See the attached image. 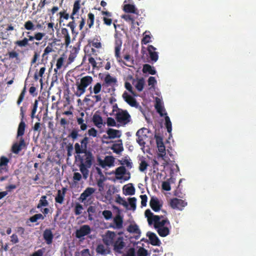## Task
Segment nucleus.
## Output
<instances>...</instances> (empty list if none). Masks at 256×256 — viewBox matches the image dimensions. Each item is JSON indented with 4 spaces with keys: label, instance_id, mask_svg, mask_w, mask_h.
Returning a JSON list of instances; mask_svg holds the SVG:
<instances>
[{
    "label": "nucleus",
    "instance_id": "obj_1",
    "mask_svg": "<svg viewBox=\"0 0 256 256\" xmlns=\"http://www.w3.org/2000/svg\"><path fill=\"white\" fill-rule=\"evenodd\" d=\"M145 216L147 217L148 224L154 223V227L160 236L166 237L170 234L171 226L167 218L160 220L164 218L163 216L154 215L148 209L145 211Z\"/></svg>",
    "mask_w": 256,
    "mask_h": 256
},
{
    "label": "nucleus",
    "instance_id": "obj_2",
    "mask_svg": "<svg viewBox=\"0 0 256 256\" xmlns=\"http://www.w3.org/2000/svg\"><path fill=\"white\" fill-rule=\"evenodd\" d=\"M92 82V78L91 76H87L80 78V82H76V90L75 94L79 97L83 94L86 91V88Z\"/></svg>",
    "mask_w": 256,
    "mask_h": 256
},
{
    "label": "nucleus",
    "instance_id": "obj_3",
    "mask_svg": "<svg viewBox=\"0 0 256 256\" xmlns=\"http://www.w3.org/2000/svg\"><path fill=\"white\" fill-rule=\"evenodd\" d=\"M116 118L120 126H125L131 120L130 114L126 110L119 109L116 114Z\"/></svg>",
    "mask_w": 256,
    "mask_h": 256
},
{
    "label": "nucleus",
    "instance_id": "obj_4",
    "mask_svg": "<svg viewBox=\"0 0 256 256\" xmlns=\"http://www.w3.org/2000/svg\"><path fill=\"white\" fill-rule=\"evenodd\" d=\"M148 133V129L146 128H141L136 132V136L137 137L136 142L142 148L145 147L146 144V140L148 138L147 134Z\"/></svg>",
    "mask_w": 256,
    "mask_h": 256
},
{
    "label": "nucleus",
    "instance_id": "obj_5",
    "mask_svg": "<svg viewBox=\"0 0 256 256\" xmlns=\"http://www.w3.org/2000/svg\"><path fill=\"white\" fill-rule=\"evenodd\" d=\"M82 154H84L82 156H80L79 154H78V156L79 158L80 163V164L90 168L93 160V156L92 152L90 151H86L85 152H83Z\"/></svg>",
    "mask_w": 256,
    "mask_h": 256
},
{
    "label": "nucleus",
    "instance_id": "obj_6",
    "mask_svg": "<svg viewBox=\"0 0 256 256\" xmlns=\"http://www.w3.org/2000/svg\"><path fill=\"white\" fill-rule=\"evenodd\" d=\"M114 173L116 178L117 180H123L124 181H126L130 178V172H126V170L124 166H120L116 168Z\"/></svg>",
    "mask_w": 256,
    "mask_h": 256
},
{
    "label": "nucleus",
    "instance_id": "obj_7",
    "mask_svg": "<svg viewBox=\"0 0 256 256\" xmlns=\"http://www.w3.org/2000/svg\"><path fill=\"white\" fill-rule=\"evenodd\" d=\"M122 44V41L120 38L116 37L115 40L114 42V52H115V56L116 57L118 61L119 62H122L124 65L128 66H130V64H126L124 62L120 60V50L121 48Z\"/></svg>",
    "mask_w": 256,
    "mask_h": 256
},
{
    "label": "nucleus",
    "instance_id": "obj_8",
    "mask_svg": "<svg viewBox=\"0 0 256 256\" xmlns=\"http://www.w3.org/2000/svg\"><path fill=\"white\" fill-rule=\"evenodd\" d=\"M122 44V41L120 38L116 37L115 40L114 42V52H115V56L116 57L118 61L119 62H122L124 65L128 66H130V64H126L124 62L120 60V50L121 48Z\"/></svg>",
    "mask_w": 256,
    "mask_h": 256
},
{
    "label": "nucleus",
    "instance_id": "obj_9",
    "mask_svg": "<svg viewBox=\"0 0 256 256\" xmlns=\"http://www.w3.org/2000/svg\"><path fill=\"white\" fill-rule=\"evenodd\" d=\"M88 138L86 136L81 141V146L78 143H75L74 148L75 152L76 154H82L87 150L88 144Z\"/></svg>",
    "mask_w": 256,
    "mask_h": 256
},
{
    "label": "nucleus",
    "instance_id": "obj_10",
    "mask_svg": "<svg viewBox=\"0 0 256 256\" xmlns=\"http://www.w3.org/2000/svg\"><path fill=\"white\" fill-rule=\"evenodd\" d=\"M92 229L89 225H83L80 226L79 229L76 230L75 234L78 238H81L85 236L90 234Z\"/></svg>",
    "mask_w": 256,
    "mask_h": 256
},
{
    "label": "nucleus",
    "instance_id": "obj_11",
    "mask_svg": "<svg viewBox=\"0 0 256 256\" xmlns=\"http://www.w3.org/2000/svg\"><path fill=\"white\" fill-rule=\"evenodd\" d=\"M156 138L157 147L158 148L160 154H158L159 157H161L164 160V158L166 155L165 146L164 144V141L161 136L156 134L154 136Z\"/></svg>",
    "mask_w": 256,
    "mask_h": 256
},
{
    "label": "nucleus",
    "instance_id": "obj_12",
    "mask_svg": "<svg viewBox=\"0 0 256 256\" xmlns=\"http://www.w3.org/2000/svg\"><path fill=\"white\" fill-rule=\"evenodd\" d=\"M30 32H26L28 38L24 37L22 40H19L15 42V45L20 48L26 47L28 46L29 42H32L35 40L34 35V36H31L30 35Z\"/></svg>",
    "mask_w": 256,
    "mask_h": 256
},
{
    "label": "nucleus",
    "instance_id": "obj_13",
    "mask_svg": "<svg viewBox=\"0 0 256 256\" xmlns=\"http://www.w3.org/2000/svg\"><path fill=\"white\" fill-rule=\"evenodd\" d=\"M170 206L174 209L182 210L187 206V202L182 199L174 198L171 200Z\"/></svg>",
    "mask_w": 256,
    "mask_h": 256
},
{
    "label": "nucleus",
    "instance_id": "obj_14",
    "mask_svg": "<svg viewBox=\"0 0 256 256\" xmlns=\"http://www.w3.org/2000/svg\"><path fill=\"white\" fill-rule=\"evenodd\" d=\"M116 236V232L110 230H108L104 238V243L107 246L113 244L114 240Z\"/></svg>",
    "mask_w": 256,
    "mask_h": 256
},
{
    "label": "nucleus",
    "instance_id": "obj_15",
    "mask_svg": "<svg viewBox=\"0 0 256 256\" xmlns=\"http://www.w3.org/2000/svg\"><path fill=\"white\" fill-rule=\"evenodd\" d=\"M122 97L125 102L130 106L132 107L138 108V104L136 102L135 98L129 94L128 92H124L122 94Z\"/></svg>",
    "mask_w": 256,
    "mask_h": 256
},
{
    "label": "nucleus",
    "instance_id": "obj_16",
    "mask_svg": "<svg viewBox=\"0 0 256 256\" xmlns=\"http://www.w3.org/2000/svg\"><path fill=\"white\" fill-rule=\"evenodd\" d=\"M150 206L156 212L160 211L162 207L158 199L156 197L151 198L150 201Z\"/></svg>",
    "mask_w": 256,
    "mask_h": 256
},
{
    "label": "nucleus",
    "instance_id": "obj_17",
    "mask_svg": "<svg viewBox=\"0 0 256 256\" xmlns=\"http://www.w3.org/2000/svg\"><path fill=\"white\" fill-rule=\"evenodd\" d=\"M147 236L149 239L150 242L153 246H160L161 244V242L156 236L155 233L151 232H148L147 233Z\"/></svg>",
    "mask_w": 256,
    "mask_h": 256
},
{
    "label": "nucleus",
    "instance_id": "obj_18",
    "mask_svg": "<svg viewBox=\"0 0 256 256\" xmlns=\"http://www.w3.org/2000/svg\"><path fill=\"white\" fill-rule=\"evenodd\" d=\"M117 82L116 78L112 77L110 74H107L104 78V82L102 84L104 87L114 86Z\"/></svg>",
    "mask_w": 256,
    "mask_h": 256
},
{
    "label": "nucleus",
    "instance_id": "obj_19",
    "mask_svg": "<svg viewBox=\"0 0 256 256\" xmlns=\"http://www.w3.org/2000/svg\"><path fill=\"white\" fill-rule=\"evenodd\" d=\"M114 249L117 252H120L125 246V243L122 237H119L114 242Z\"/></svg>",
    "mask_w": 256,
    "mask_h": 256
},
{
    "label": "nucleus",
    "instance_id": "obj_20",
    "mask_svg": "<svg viewBox=\"0 0 256 256\" xmlns=\"http://www.w3.org/2000/svg\"><path fill=\"white\" fill-rule=\"evenodd\" d=\"M156 50V48L152 45H149L148 48H147L150 58V60L154 62H156L158 58V53L155 52Z\"/></svg>",
    "mask_w": 256,
    "mask_h": 256
},
{
    "label": "nucleus",
    "instance_id": "obj_21",
    "mask_svg": "<svg viewBox=\"0 0 256 256\" xmlns=\"http://www.w3.org/2000/svg\"><path fill=\"white\" fill-rule=\"evenodd\" d=\"M66 191L67 188L66 187H62V190H58V191L57 195L55 197L56 202L62 204L64 202V198Z\"/></svg>",
    "mask_w": 256,
    "mask_h": 256
},
{
    "label": "nucleus",
    "instance_id": "obj_22",
    "mask_svg": "<svg viewBox=\"0 0 256 256\" xmlns=\"http://www.w3.org/2000/svg\"><path fill=\"white\" fill-rule=\"evenodd\" d=\"M95 189L92 187H88L81 194L79 200L82 202L86 200L87 198L94 193Z\"/></svg>",
    "mask_w": 256,
    "mask_h": 256
},
{
    "label": "nucleus",
    "instance_id": "obj_23",
    "mask_svg": "<svg viewBox=\"0 0 256 256\" xmlns=\"http://www.w3.org/2000/svg\"><path fill=\"white\" fill-rule=\"evenodd\" d=\"M80 8V0H76L74 4L72 12L70 16L71 19H75L78 16L79 10Z\"/></svg>",
    "mask_w": 256,
    "mask_h": 256
},
{
    "label": "nucleus",
    "instance_id": "obj_24",
    "mask_svg": "<svg viewBox=\"0 0 256 256\" xmlns=\"http://www.w3.org/2000/svg\"><path fill=\"white\" fill-rule=\"evenodd\" d=\"M92 120L94 124L98 128H101L103 124V119L98 111L93 115Z\"/></svg>",
    "mask_w": 256,
    "mask_h": 256
},
{
    "label": "nucleus",
    "instance_id": "obj_25",
    "mask_svg": "<svg viewBox=\"0 0 256 256\" xmlns=\"http://www.w3.org/2000/svg\"><path fill=\"white\" fill-rule=\"evenodd\" d=\"M43 237L48 244H51L54 238V235L50 229L46 228L43 233Z\"/></svg>",
    "mask_w": 256,
    "mask_h": 256
},
{
    "label": "nucleus",
    "instance_id": "obj_26",
    "mask_svg": "<svg viewBox=\"0 0 256 256\" xmlns=\"http://www.w3.org/2000/svg\"><path fill=\"white\" fill-rule=\"evenodd\" d=\"M109 138H119L121 136V132L116 129H112L108 128L106 132Z\"/></svg>",
    "mask_w": 256,
    "mask_h": 256
},
{
    "label": "nucleus",
    "instance_id": "obj_27",
    "mask_svg": "<svg viewBox=\"0 0 256 256\" xmlns=\"http://www.w3.org/2000/svg\"><path fill=\"white\" fill-rule=\"evenodd\" d=\"M127 230L130 232L134 233L135 234H136L135 236L136 239H138L140 238V230L136 224H130L128 226Z\"/></svg>",
    "mask_w": 256,
    "mask_h": 256
},
{
    "label": "nucleus",
    "instance_id": "obj_28",
    "mask_svg": "<svg viewBox=\"0 0 256 256\" xmlns=\"http://www.w3.org/2000/svg\"><path fill=\"white\" fill-rule=\"evenodd\" d=\"M123 190L126 195L132 196L135 192L134 186L132 184H128L123 186Z\"/></svg>",
    "mask_w": 256,
    "mask_h": 256
},
{
    "label": "nucleus",
    "instance_id": "obj_29",
    "mask_svg": "<svg viewBox=\"0 0 256 256\" xmlns=\"http://www.w3.org/2000/svg\"><path fill=\"white\" fill-rule=\"evenodd\" d=\"M61 35L64 38V44L66 46H69L70 43V36L68 30L66 28H61Z\"/></svg>",
    "mask_w": 256,
    "mask_h": 256
},
{
    "label": "nucleus",
    "instance_id": "obj_30",
    "mask_svg": "<svg viewBox=\"0 0 256 256\" xmlns=\"http://www.w3.org/2000/svg\"><path fill=\"white\" fill-rule=\"evenodd\" d=\"M114 158L112 156H106L104 162H100L102 166L104 167L106 166H111L114 165Z\"/></svg>",
    "mask_w": 256,
    "mask_h": 256
},
{
    "label": "nucleus",
    "instance_id": "obj_31",
    "mask_svg": "<svg viewBox=\"0 0 256 256\" xmlns=\"http://www.w3.org/2000/svg\"><path fill=\"white\" fill-rule=\"evenodd\" d=\"M9 162L8 158L4 156H2L0 158V173L3 171H7L6 166Z\"/></svg>",
    "mask_w": 256,
    "mask_h": 256
},
{
    "label": "nucleus",
    "instance_id": "obj_32",
    "mask_svg": "<svg viewBox=\"0 0 256 256\" xmlns=\"http://www.w3.org/2000/svg\"><path fill=\"white\" fill-rule=\"evenodd\" d=\"M123 10L126 13L138 14L136 8L132 4H126L124 6Z\"/></svg>",
    "mask_w": 256,
    "mask_h": 256
},
{
    "label": "nucleus",
    "instance_id": "obj_33",
    "mask_svg": "<svg viewBox=\"0 0 256 256\" xmlns=\"http://www.w3.org/2000/svg\"><path fill=\"white\" fill-rule=\"evenodd\" d=\"M46 70V68L45 66L40 68L38 72L36 70L34 76V80L37 81L39 79V78H40V82H42V78Z\"/></svg>",
    "mask_w": 256,
    "mask_h": 256
},
{
    "label": "nucleus",
    "instance_id": "obj_34",
    "mask_svg": "<svg viewBox=\"0 0 256 256\" xmlns=\"http://www.w3.org/2000/svg\"><path fill=\"white\" fill-rule=\"evenodd\" d=\"M142 72L144 74L148 73L152 75H154L156 74V71L154 69V68L148 64L144 65Z\"/></svg>",
    "mask_w": 256,
    "mask_h": 256
},
{
    "label": "nucleus",
    "instance_id": "obj_35",
    "mask_svg": "<svg viewBox=\"0 0 256 256\" xmlns=\"http://www.w3.org/2000/svg\"><path fill=\"white\" fill-rule=\"evenodd\" d=\"M26 128V124L24 122V120L21 119V121L20 122L18 126V131H17V136H22L24 134V130Z\"/></svg>",
    "mask_w": 256,
    "mask_h": 256
},
{
    "label": "nucleus",
    "instance_id": "obj_36",
    "mask_svg": "<svg viewBox=\"0 0 256 256\" xmlns=\"http://www.w3.org/2000/svg\"><path fill=\"white\" fill-rule=\"evenodd\" d=\"M119 142H120V143L114 144L112 148V150L113 152L118 154H119L124 150L122 140H120Z\"/></svg>",
    "mask_w": 256,
    "mask_h": 256
},
{
    "label": "nucleus",
    "instance_id": "obj_37",
    "mask_svg": "<svg viewBox=\"0 0 256 256\" xmlns=\"http://www.w3.org/2000/svg\"><path fill=\"white\" fill-rule=\"evenodd\" d=\"M48 202L46 200V196H42L40 198L36 208H42V207L48 206Z\"/></svg>",
    "mask_w": 256,
    "mask_h": 256
},
{
    "label": "nucleus",
    "instance_id": "obj_38",
    "mask_svg": "<svg viewBox=\"0 0 256 256\" xmlns=\"http://www.w3.org/2000/svg\"><path fill=\"white\" fill-rule=\"evenodd\" d=\"M114 222L116 224V228L120 229L122 228L123 223L122 218L120 214L116 216L114 219Z\"/></svg>",
    "mask_w": 256,
    "mask_h": 256
},
{
    "label": "nucleus",
    "instance_id": "obj_39",
    "mask_svg": "<svg viewBox=\"0 0 256 256\" xmlns=\"http://www.w3.org/2000/svg\"><path fill=\"white\" fill-rule=\"evenodd\" d=\"M164 116L165 126L168 132L170 134L172 131V124L170 118L167 116L166 112H164Z\"/></svg>",
    "mask_w": 256,
    "mask_h": 256
},
{
    "label": "nucleus",
    "instance_id": "obj_40",
    "mask_svg": "<svg viewBox=\"0 0 256 256\" xmlns=\"http://www.w3.org/2000/svg\"><path fill=\"white\" fill-rule=\"evenodd\" d=\"M96 252L98 254L105 255L108 254V252L106 250L104 244H98L96 248Z\"/></svg>",
    "mask_w": 256,
    "mask_h": 256
},
{
    "label": "nucleus",
    "instance_id": "obj_41",
    "mask_svg": "<svg viewBox=\"0 0 256 256\" xmlns=\"http://www.w3.org/2000/svg\"><path fill=\"white\" fill-rule=\"evenodd\" d=\"M8 54L10 60H13L15 58L17 62L18 63L20 62L18 52H17L14 50L10 51L8 52Z\"/></svg>",
    "mask_w": 256,
    "mask_h": 256
},
{
    "label": "nucleus",
    "instance_id": "obj_42",
    "mask_svg": "<svg viewBox=\"0 0 256 256\" xmlns=\"http://www.w3.org/2000/svg\"><path fill=\"white\" fill-rule=\"evenodd\" d=\"M45 216L40 213L35 214L29 218V220L32 222H36L38 220H44Z\"/></svg>",
    "mask_w": 256,
    "mask_h": 256
},
{
    "label": "nucleus",
    "instance_id": "obj_43",
    "mask_svg": "<svg viewBox=\"0 0 256 256\" xmlns=\"http://www.w3.org/2000/svg\"><path fill=\"white\" fill-rule=\"evenodd\" d=\"M50 0H40V3L37 6V10L35 12V14L38 12H40L46 4L50 3Z\"/></svg>",
    "mask_w": 256,
    "mask_h": 256
},
{
    "label": "nucleus",
    "instance_id": "obj_44",
    "mask_svg": "<svg viewBox=\"0 0 256 256\" xmlns=\"http://www.w3.org/2000/svg\"><path fill=\"white\" fill-rule=\"evenodd\" d=\"M72 21L69 22L67 24V26L69 27L71 30L72 34H75V36H76L78 32H76L75 30L76 27V24L75 19H72Z\"/></svg>",
    "mask_w": 256,
    "mask_h": 256
},
{
    "label": "nucleus",
    "instance_id": "obj_45",
    "mask_svg": "<svg viewBox=\"0 0 256 256\" xmlns=\"http://www.w3.org/2000/svg\"><path fill=\"white\" fill-rule=\"evenodd\" d=\"M89 168L85 166L80 164V170L82 174L83 177L84 179H86L88 176L89 170H88Z\"/></svg>",
    "mask_w": 256,
    "mask_h": 256
},
{
    "label": "nucleus",
    "instance_id": "obj_46",
    "mask_svg": "<svg viewBox=\"0 0 256 256\" xmlns=\"http://www.w3.org/2000/svg\"><path fill=\"white\" fill-rule=\"evenodd\" d=\"M24 28L28 30H34L36 29L34 24L30 20H27L24 22Z\"/></svg>",
    "mask_w": 256,
    "mask_h": 256
},
{
    "label": "nucleus",
    "instance_id": "obj_47",
    "mask_svg": "<svg viewBox=\"0 0 256 256\" xmlns=\"http://www.w3.org/2000/svg\"><path fill=\"white\" fill-rule=\"evenodd\" d=\"M144 79H139L135 84V88L138 92H141L144 88Z\"/></svg>",
    "mask_w": 256,
    "mask_h": 256
},
{
    "label": "nucleus",
    "instance_id": "obj_48",
    "mask_svg": "<svg viewBox=\"0 0 256 256\" xmlns=\"http://www.w3.org/2000/svg\"><path fill=\"white\" fill-rule=\"evenodd\" d=\"M76 122L78 124L80 125V128L82 130L84 131L86 130L88 126L86 123H84V120L82 118H78Z\"/></svg>",
    "mask_w": 256,
    "mask_h": 256
},
{
    "label": "nucleus",
    "instance_id": "obj_49",
    "mask_svg": "<svg viewBox=\"0 0 256 256\" xmlns=\"http://www.w3.org/2000/svg\"><path fill=\"white\" fill-rule=\"evenodd\" d=\"M87 23L90 28H92L94 22V16L93 14L90 12L88 15Z\"/></svg>",
    "mask_w": 256,
    "mask_h": 256
},
{
    "label": "nucleus",
    "instance_id": "obj_50",
    "mask_svg": "<svg viewBox=\"0 0 256 256\" xmlns=\"http://www.w3.org/2000/svg\"><path fill=\"white\" fill-rule=\"evenodd\" d=\"M64 62V58L62 57H60L58 59L56 64V68H54V72H55L56 74L58 73V70L60 69L62 66Z\"/></svg>",
    "mask_w": 256,
    "mask_h": 256
},
{
    "label": "nucleus",
    "instance_id": "obj_51",
    "mask_svg": "<svg viewBox=\"0 0 256 256\" xmlns=\"http://www.w3.org/2000/svg\"><path fill=\"white\" fill-rule=\"evenodd\" d=\"M122 18L128 22H130L132 26L134 24V18L130 14H124L122 16Z\"/></svg>",
    "mask_w": 256,
    "mask_h": 256
},
{
    "label": "nucleus",
    "instance_id": "obj_52",
    "mask_svg": "<svg viewBox=\"0 0 256 256\" xmlns=\"http://www.w3.org/2000/svg\"><path fill=\"white\" fill-rule=\"evenodd\" d=\"M106 124L109 126L120 127V124H116V120L112 118L108 117L106 119Z\"/></svg>",
    "mask_w": 256,
    "mask_h": 256
},
{
    "label": "nucleus",
    "instance_id": "obj_53",
    "mask_svg": "<svg viewBox=\"0 0 256 256\" xmlns=\"http://www.w3.org/2000/svg\"><path fill=\"white\" fill-rule=\"evenodd\" d=\"M155 108L157 111V112L161 116H164V109L160 103L157 102L155 106Z\"/></svg>",
    "mask_w": 256,
    "mask_h": 256
},
{
    "label": "nucleus",
    "instance_id": "obj_54",
    "mask_svg": "<svg viewBox=\"0 0 256 256\" xmlns=\"http://www.w3.org/2000/svg\"><path fill=\"white\" fill-rule=\"evenodd\" d=\"M102 84L100 82H97L95 84L93 88V92L94 94H98L102 90Z\"/></svg>",
    "mask_w": 256,
    "mask_h": 256
},
{
    "label": "nucleus",
    "instance_id": "obj_55",
    "mask_svg": "<svg viewBox=\"0 0 256 256\" xmlns=\"http://www.w3.org/2000/svg\"><path fill=\"white\" fill-rule=\"evenodd\" d=\"M26 92V86H25L18 98V100H17V104L20 105V104L22 102V101L24 100Z\"/></svg>",
    "mask_w": 256,
    "mask_h": 256
},
{
    "label": "nucleus",
    "instance_id": "obj_56",
    "mask_svg": "<svg viewBox=\"0 0 256 256\" xmlns=\"http://www.w3.org/2000/svg\"><path fill=\"white\" fill-rule=\"evenodd\" d=\"M129 204L131 207V209L134 210L136 208V198H130L128 199Z\"/></svg>",
    "mask_w": 256,
    "mask_h": 256
},
{
    "label": "nucleus",
    "instance_id": "obj_57",
    "mask_svg": "<svg viewBox=\"0 0 256 256\" xmlns=\"http://www.w3.org/2000/svg\"><path fill=\"white\" fill-rule=\"evenodd\" d=\"M83 210L82 205L80 203H76L74 208V213L76 215H79L82 213V210Z\"/></svg>",
    "mask_w": 256,
    "mask_h": 256
},
{
    "label": "nucleus",
    "instance_id": "obj_58",
    "mask_svg": "<svg viewBox=\"0 0 256 256\" xmlns=\"http://www.w3.org/2000/svg\"><path fill=\"white\" fill-rule=\"evenodd\" d=\"M38 102V100H35L33 104V108H32V111L31 113V118L33 119L34 118L35 114L36 112Z\"/></svg>",
    "mask_w": 256,
    "mask_h": 256
},
{
    "label": "nucleus",
    "instance_id": "obj_59",
    "mask_svg": "<svg viewBox=\"0 0 256 256\" xmlns=\"http://www.w3.org/2000/svg\"><path fill=\"white\" fill-rule=\"evenodd\" d=\"M27 104L24 103L23 106L20 108V116L21 119L24 120V114L27 110Z\"/></svg>",
    "mask_w": 256,
    "mask_h": 256
},
{
    "label": "nucleus",
    "instance_id": "obj_60",
    "mask_svg": "<svg viewBox=\"0 0 256 256\" xmlns=\"http://www.w3.org/2000/svg\"><path fill=\"white\" fill-rule=\"evenodd\" d=\"M116 202L119 203L120 204L127 208L128 206V202L123 198L118 196L116 199Z\"/></svg>",
    "mask_w": 256,
    "mask_h": 256
},
{
    "label": "nucleus",
    "instance_id": "obj_61",
    "mask_svg": "<svg viewBox=\"0 0 256 256\" xmlns=\"http://www.w3.org/2000/svg\"><path fill=\"white\" fill-rule=\"evenodd\" d=\"M102 215L106 220H110L112 218V212L108 210H105L102 212Z\"/></svg>",
    "mask_w": 256,
    "mask_h": 256
},
{
    "label": "nucleus",
    "instance_id": "obj_62",
    "mask_svg": "<svg viewBox=\"0 0 256 256\" xmlns=\"http://www.w3.org/2000/svg\"><path fill=\"white\" fill-rule=\"evenodd\" d=\"M138 256H148V250L144 249V248H138V250L137 252Z\"/></svg>",
    "mask_w": 256,
    "mask_h": 256
},
{
    "label": "nucleus",
    "instance_id": "obj_63",
    "mask_svg": "<svg viewBox=\"0 0 256 256\" xmlns=\"http://www.w3.org/2000/svg\"><path fill=\"white\" fill-rule=\"evenodd\" d=\"M59 14L60 16V22L62 20V18L68 20L70 18V16L66 12L65 10L60 12Z\"/></svg>",
    "mask_w": 256,
    "mask_h": 256
},
{
    "label": "nucleus",
    "instance_id": "obj_64",
    "mask_svg": "<svg viewBox=\"0 0 256 256\" xmlns=\"http://www.w3.org/2000/svg\"><path fill=\"white\" fill-rule=\"evenodd\" d=\"M10 242L12 244H16L17 243H18V235L16 234V233L12 234V236H10Z\"/></svg>",
    "mask_w": 256,
    "mask_h": 256
}]
</instances>
